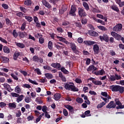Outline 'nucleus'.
<instances>
[{"instance_id":"1","label":"nucleus","mask_w":124,"mask_h":124,"mask_svg":"<svg viewBox=\"0 0 124 124\" xmlns=\"http://www.w3.org/2000/svg\"><path fill=\"white\" fill-rule=\"evenodd\" d=\"M114 101L115 103H114ZM114 101H110L106 106V108L108 109L115 108L116 109L124 108V105H122V103L120 102L119 99H115ZM116 105H118L117 107H116Z\"/></svg>"},{"instance_id":"2","label":"nucleus","mask_w":124,"mask_h":124,"mask_svg":"<svg viewBox=\"0 0 124 124\" xmlns=\"http://www.w3.org/2000/svg\"><path fill=\"white\" fill-rule=\"evenodd\" d=\"M64 88H65V89L66 90L71 91L74 92L79 91V89L76 87L74 83L73 82H67L64 83Z\"/></svg>"},{"instance_id":"3","label":"nucleus","mask_w":124,"mask_h":124,"mask_svg":"<svg viewBox=\"0 0 124 124\" xmlns=\"http://www.w3.org/2000/svg\"><path fill=\"white\" fill-rule=\"evenodd\" d=\"M66 45H70V47H71V49H72V51H73L74 53L76 55H78L79 54V50L77 49V46L74 43H69V42H68V44H66Z\"/></svg>"},{"instance_id":"4","label":"nucleus","mask_w":124,"mask_h":124,"mask_svg":"<svg viewBox=\"0 0 124 124\" xmlns=\"http://www.w3.org/2000/svg\"><path fill=\"white\" fill-rule=\"evenodd\" d=\"M123 28V25L121 23L117 24L113 27L112 31L115 32L121 31Z\"/></svg>"},{"instance_id":"5","label":"nucleus","mask_w":124,"mask_h":124,"mask_svg":"<svg viewBox=\"0 0 124 124\" xmlns=\"http://www.w3.org/2000/svg\"><path fill=\"white\" fill-rule=\"evenodd\" d=\"M110 34L113 38H115V39L119 41H121V39L122 37L121 35H119V34H117V33H116V32H113V31L110 32Z\"/></svg>"},{"instance_id":"6","label":"nucleus","mask_w":124,"mask_h":124,"mask_svg":"<svg viewBox=\"0 0 124 124\" xmlns=\"http://www.w3.org/2000/svg\"><path fill=\"white\" fill-rule=\"evenodd\" d=\"M76 11H77L76 7L75 5H72V6H71V10H70V12H69V14L71 15V16H76Z\"/></svg>"},{"instance_id":"7","label":"nucleus","mask_w":124,"mask_h":124,"mask_svg":"<svg viewBox=\"0 0 124 124\" xmlns=\"http://www.w3.org/2000/svg\"><path fill=\"white\" fill-rule=\"evenodd\" d=\"M78 16L80 17H85L87 16V13L83 8H78Z\"/></svg>"},{"instance_id":"8","label":"nucleus","mask_w":124,"mask_h":124,"mask_svg":"<svg viewBox=\"0 0 124 124\" xmlns=\"http://www.w3.org/2000/svg\"><path fill=\"white\" fill-rule=\"evenodd\" d=\"M99 39L102 42L105 41L106 43L109 42V37L108 35H106V34H104L103 36H99Z\"/></svg>"},{"instance_id":"9","label":"nucleus","mask_w":124,"mask_h":124,"mask_svg":"<svg viewBox=\"0 0 124 124\" xmlns=\"http://www.w3.org/2000/svg\"><path fill=\"white\" fill-rule=\"evenodd\" d=\"M93 50L94 55H97L99 52V46L98 45H94L93 46Z\"/></svg>"},{"instance_id":"10","label":"nucleus","mask_w":124,"mask_h":124,"mask_svg":"<svg viewBox=\"0 0 124 124\" xmlns=\"http://www.w3.org/2000/svg\"><path fill=\"white\" fill-rule=\"evenodd\" d=\"M88 34L93 37H96L98 36V33L95 31H93V30H90L88 31Z\"/></svg>"},{"instance_id":"11","label":"nucleus","mask_w":124,"mask_h":124,"mask_svg":"<svg viewBox=\"0 0 124 124\" xmlns=\"http://www.w3.org/2000/svg\"><path fill=\"white\" fill-rule=\"evenodd\" d=\"M64 107H65L66 108L68 109V110H69V111H70L71 113L72 114L74 113V109L72 106L69 105H64Z\"/></svg>"},{"instance_id":"12","label":"nucleus","mask_w":124,"mask_h":124,"mask_svg":"<svg viewBox=\"0 0 124 124\" xmlns=\"http://www.w3.org/2000/svg\"><path fill=\"white\" fill-rule=\"evenodd\" d=\"M56 38L59 40V41L63 42L66 44H68V41H66L65 38H63V37H60V36H56Z\"/></svg>"},{"instance_id":"13","label":"nucleus","mask_w":124,"mask_h":124,"mask_svg":"<svg viewBox=\"0 0 124 124\" xmlns=\"http://www.w3.org/2000/svg\"><path fill=\"white\" fill-rule=\"evenodd\" d=\"M58 75L59 76V78H61V80H62V82H66V78L62 75V72H59L58 73Z\"/></svg>"},{"instance_id":"14","label":"nucleus","mask_w":124,"mask_h":124,"mask_svg":"<svg viewBox=\"0 0 124 124\" xmlns=\"http://www.w3.org/2000/svg\"><path fill=\"white\" fill-rule=\"evenodd\" d=\"M106 74V72L104 70L102 69L101 70L97 71L94 72V74L96 76H103L104 74Z\"/></svg>"},{"instance_id":"15","label":"nucleus","mask_w":124,"mask_h":124,"mask_svg":"<svg viewBox=\"0 0 124 124\" xmlns=\"http://www.w3.org/2000/svg\"><path fill=\"white\" fill-rule=\"evenodd\" d=\"M119 85H112L110 86V89L112 92H117L118 91Z\"/></svg>"},{"instance_id":"16","label":"nucleus","mask_w":124,"mask_h":124,"mask_svg":"<svg viewBox=\"0 0 124 124\" xmlns=\"http://www.w3.org/2000/svg\"><path fill=\"white\" fill-rule=\"evenodd\" d=\"M43 4L44 6H45L46 8L48 9H51L52 8L51 5L50 4V3L46 1V0H43Z\"/></svg>"},{"instance_id":"17","label":"nucleus","mask_w":124,"mask_h":124,"mask_svg":"<svg viewBox=\"0 0 124 124\" xmlns=\"http://www.w3.org/2000/svg\"><path fill=\"white\" fill-rule=\"evenodd\" d=\"M51 66L52 67H53L54 68H56V69L60 68L61 67V64L59 63H52L51 64Z\"/></svg>"},{"instance_id":"18","label":"nucleus","mask_w":124,"mask_h":124,"mask_svg":"<svg viewBox=\"0 0 124 124\" xmlns=\"http://www.w3.org/2000/svg\"><path fill=\"white\" fill-rule=\"evenodd\" d=\"M92 70L93 71L97 70V68L95 67L93 65H90L87 69V71L88 72L91 71Z\"/></svg>"},{"instance_id":"19","label":"nucleus","mask_w":124,"mask_h":124,"mask_svg":"<svg viewBox=\"0 0 124 124\" xmlns=\"http://www.w3.org/2000/svg\"><path fill=\"white\" fill-rule=\"evenodd\" d=\"M3 50L4 53L6 54H9L10 52V49L8 47V46H5L3 48Z\"/></svg>"},{"instance_id":"20","label":"nucleus","mask_w":124,"mask_h":124,"mask_svg":"<svg viewBox=\"0 0 124 124\" xmlns=\"http://www.w3.org/2000/svg\"><path fill=\"white\" fill-rule=\"evenodd\" d=\"M82 5L83 6V7H84L86 11H88L89 10V6L87 2H83V3H82Z\"/></svg>"},{"instance_id":"21","label":"nucleus","mask_w":124,"mask_h":124,"mask_svg":"<svg viewBox=\"0 0 124 124\" xmlns=\"http://www.w3.org/2000/svg\"><path fill=\"white\" fill-rule=\"evenodd\" d=\"M111 8L112 10H113L114 11H116L117 13L120 11L119 8L116 5H112L111 6Z\"/></svg>"},{"instance_id":"22","label":"nucleus","mask_w":124,"mask_h":124,"mask_svg":"<svg viewBox=\"0 0 124 124\" xmlns=\"http://www.w3.org/2000/svg\"><path fill=\"white\" fill-rule=\"evenodd\" d=\"M61 98V95L60 93H57L54 94V99L56 101H58Z\"/></svg>"},{"instance_id":"23","label":"nucleus","mask_w":124,"mask_h":124,"mask_svg":"<svg viewBox=\"0 0 124 124\" xmlns=\"http://www.w3.org/2000/svg\"><path fill=\"white\" fill-rule=\"evenodd\" d=\"M118 92L120 93L123 94L124 93V87L119 86Z\"/></svg>"},{"instance_id":"24","label":"nucleus","mask_w":124,"mask_h":124,"mask_svg":"<svg viewBox=\"0 0 124 124\" xmlns=\"http://www.w3.org/2000/svg\"><path fill=\"white\" fill-rule=\"evenodd\" d=\"M76 102H77L78 104H82L83 103L84 100L82 98L78 97L76 99Z\"/></svg>"},{"instance_id":"25","label":"nucleus","mask_w":124,"mask_h":124,"mask_svg":"<svg viewBox=\"0 0 124 124\" xmlns=\"http://www.w3.org/2000/svg\"><path fill=\"white\" fill-rule=\"evenodd\" d=\"M16 45L21 48H24L25 47V45H24V44H22V43H16Z\"/></svg>"},{"instance_id":"26","label":"nucleus","mask_w":124,"mask_h":124,"mask_svg":"<svg viewBox=\"0 0 124 124\" xmlns=\"http://www.w3.org/2000/svg\"><path fill=\"white\" fill-rule=\"evenodd\" d=\"M1 60H2L3 63H7L9 61V58H8V57H5V56H2Z\"/></svg>"},{"instance_id":"27","label":"nucleus","mask_w":124,"mask_h":124,"mask_svg":"<svg viewBox=\"0 0 124 124\" xmlns=\"http://www.w3.org/2000/svg\"><path fill=\"white\" fill-rule=\"evenodd\" d=\"M32 1L31 0H26L24 1V4L26 6H31Z\"/></svg>"},{"instance_id":"28","label":"nucleus","mask_w":124,"mask_h":124,"mask_svg":"<svg viewBox=\"0 0 124 124\" xmlns=\"http://www.w3.org/2000/svg\"><path fill=\"white\" fill-rule=\"evenodd\" d=\"M97 28L102 31H108L107 28L106 27L103 26H97Z\"/></svg>"},{"instance_id":"29","label":"nucleus","mask_w":124,"mask_h":124,"mask_svg":"<svg viewBox=\"0 0 124 124\" xmlns=\"http://www.w3.org/2000/svg\"><path fill=\"white\" fill-rule=\"evenodd\" d=\"M60 70H61V71L63 72V73H64L65 75L68 74L69 73L64 67H62Z\"/></svg>"},{"instance_id":"30","label":"nucleus","mask_w":124,"mask_h":124,"mask_svg":"<svg viewBox=\"0 0 124 124\" xmlns=\"http://www.w3.org/2000/svg\"><path fill=\"white\" fill-rule=\"evenodd\" d=\"M25 19H27V21L29 22H31L33 21V18L32 16H25Z\"/></svg>"},{"instance_id":"31","label":"nucleus","mask_w":124,"mask_h":124,"mask_svg":"<svg viewBox=\"0 0 124 124\" xmlns=\"http://www.w3.org/2000/svg\"><path fill=\"white\" fill-rule=\"evenodd\" d=\"M48 48L51 50L53 49V43L51 41H49L48 42Z\"/></svg>"},{"instance_id":"32","label":"nucleus","mask_w":124,"mask_h":124,"mask_svg":"<svg viewBox=\"0 0 124 124\" xmlns=\"http://www.w3.org/2000/svg\"><path fill=\"white\" fill-rule=\"evenodd\" d=\"M24 97V96L23 95H21L18 96L17 98V103H19L20 102H21L23 99Z\"/></svg>"},{"instance_id":"33","label":"nucleus","mask_w":124,"mask_h":124,"mask_svg":"<svg viewBox=\"0 0 124 124\" xmlns=\"http://www.w3.org/2000/svg\"><path fill=\"white\" fill-rule=\"evenodd\" d=\"M106 104V103H105L104 102H102L101 103L97 105V108H102L104 106H105Z\"/></svg>"},{"instance_id":"34","label":"nucleus","mask_w":124,"mask_h":124,"mask_svg":"<svg viewBox=\"0 0 124 124\" xmlns=\"http://www.w3.org/2000/svg\"><path fill=\"white\" fill-rule=\"evenodd\" d=\"M15 92H16L17 93H21V89H20V87L18 86H16L15 88Z\"/></svg>"},{"instance_id":"35","label":"nucleus","mask_w":124,"mask_h":124,"mask_svg":"<svg viewBox=\"0 0 124 124\" xmlns=\"http://www.w3.org/2000/svg\"><path fill=\"white\" fill-rule=\"evenodd\" d=\"M9 107H11V108H16V103L14 102L12 103H9Z\"/></svg>"},{"instance_id":"36","label":"nucleus","mask_w":124,"mask_h":124,"mask_svg":"<svg viewBox=\"0 0 124 124\" xmlns=\"http://www.w3.org/2000/svg\"><path fill=\"white\" fill-rule=\"evenodd\" d=\"M20 56L19 52H17L16 53H15L14 55V60L16 61L17 58Z\"/></svg>"},{"instance_id":"37","label":"nucleus","mask_w":124,"mask_h":124,"mask_svg":"<svg viewBox=\"0 0 124 124\" xmlns=\"http://www.w3.org/2000/svg\"><path fill=\"white\" fill-rule=\"evenodd\" d=\"M91 111L90 110H86L84 112V114L85 115L86 117H90L92 115L90 114Z\"/></svg>"},{"instance_id":"38","label":"nucleus","mask_w":124,"mask_h":124,"mask_svg":"<svg viewBox=\"0 0 124 124\" xmlns=\"http://www.w3.org/2000/svg\"><path fill=\"white\" fill-rule=\"evenodd\" d=\"M5 20H6V23L7 25L9 26V25H11L12 24V22L8 18H6L5 19Z\"/></svg>"},{"instance_id":"39","label":"nucleus","mask_w":124,"mask_h":124,"mask_svg":"<svg viewBox=\"0 0 124 124\" xmlns=\"http://www.w3.org/2000/svg\"><path fill=\"white\" fill-rule=\"evenodd\" d=\"M45 76L47 79H52L53 78V75L48 73L46 74Z\"/></svg>"},{"instance_id":"40","label":"nucleus","mask_w":124,"mask_h":124,"mask_svg":"<svg viewBox=\"0 0 124 124\" xmlns=\"http://www.w3.org/2000/svg\"><path fill=\"white\" fill-rule=\"evenodd\" d=\"M93 83L96 85H102V83L101 81H96L94 80V81H93Z\"/></svg>"},{"instance_id":"41","label":"nucleus","mask_w":124,"mask_h":124,"mask_svg":"<svg viewBox=\"0 0 124 124\" xmlns=\"http://www.w3.org/2000/svg\"><path fill=\"white\" fill-rule=\"evenodd\" d=\"M26 23L24 22L21 27V31H24V30L26 29Z\"/></svg>"},{"instance_id":"42","label":"nucleus","mask_w":124,"mask_h":124,"mask_svg":"<svg viewBox=\"0 0 124 124\" xmlns=\"http://www.w3.org/2000/svg\"><path fill=\"white\" fill-rule=\"evenodd\" d=\"M33 61L35 62H39V57L38 56H36V55H34L33 57Z\"/></svg>"},{"instance_id":"43","label":"nucleus","mask_w":124,"mask_h":124,"mask_svg":"<svg viewBox=\"0 0 124 124\" xmlns=\"http://www.w3.org/2000/svg\"><path fill=\"white\" fill-rule=\"evenodd\" d=\"M88 22L87 19V18H82V19H81V23H82V24L83 25H85L87 24Z\"/></svg>"},{"instance_id":"44","label":"nucleus","mask_w":124,"mask_h":124,"mask_svg":"<svg viewBox=\"0 0 124 124\" xmlns=\"http://www.w3.org/2000/svg\"><path fill=\"white\" fill-rule=\"evenodd\" d=\"M2 7L5 9L7 10L9 8V6L6 3H2Z\"/></svg>"},{"instance_id":"45","label":"nucleus","mask_w":124,"mask_h":124,"mask_svg":"<svg viewBox=\"0 0 124 124\" xmlns=\"http://www.w3.org/2000/svg\"><path fill=\"white\" fill-rule=\"evenodd\" d=\"M39 42L40 44H44L45 42V40L44 38H42V37H40V38H39Z\"/></svg>"},{"instance_id":"46","label":"nucleus","mask_w":124,"mask_h":124,"mask_svg":"<svg viewBox=\"0 0 124 124\" xmlns=\"http://www.w3.org/2000/svg\"><path fill=\"white\" fill-rule=\"evenodd\" d=\"M110 80L111 82L115 81L116 80L115 76H114V75L110 76Z\"/></svg>"},{"instance_id":"47","label":"nucleus","mask_w":124,"mask_h":124,"mask_svg":"<svg viewBox=\"0 0 124 124\" xmlns=\"http://www.w3.org/2000/svg\"><path fill=\"white\" fill-rule=\"evenodd\" d=\"M20 9L22 12L24 13H26V12H27V9H26L25 7L20 6Z\"/></svg>"},{"instance_id":"48","label":"nucleus","mask_w":124,"mask_h":124,"mask_svg":"<svg viewBox=\"0 0 124 124\" xmlns=\"http://www.w3.org/2000/svg\"><path fill=\"white\" fill-rule=\"evenodd\" d=\"M34 71L37 73L38 75H41L42 74L41 71L39 68H36L34 70Z\"/></svg>"},{"instance_id":"49","label":"nucleus","mask_w":124,"mask_h":124,"mask_svg":"<svg viewBox=\"0 0 124 124\" xmlns=\"http://www.w3.org/2000/svg\"><path fill=\"white\" fill-rule=\"evenodd\" d=\"M42 108V111L45 112L46 113L47 112V108L46 106H43V107Z\"/></svg>"},{"instance_id":"50","label":"nucleus","mask_w":124,"mask_h":124,"mask_svg":"<svg viewBox=\"0 0 124 124\" xmlns=\"http://www.w3.org/2000/svg\"><path fill=\"white\" fill-rule=\"evenodd\" d=\"M55 46H56V48L58 49H64V46H60L59 45H55Z\"/></svg>"},{"instance_id":"51","label":"nucleus","mask_w":124,"mask_h":124,"mask_svg":"<svg viewBox=\"0 0 124 124\" xmlns=\"http://www.w3.org/2000/svg\"><path fill=\"white\" fill-rule=\"evenodd\" d=\"M43 67H44V69H45V70H47L50 71L52 69V68L50 67L48 65L44 66Z\"/></svg>"},{"instance_id":"52","label":"nucleus","mask_w":124,"mask_h":124,"mask_svg":"<svg viewBox=\"0 0 124 124\" xmlns=\"http://www.w3.org/2000/svg\"><path fill=\"white\" fill-rule=\"evenodd\" d=\"M57 31L60 33H63L64 32V30H63L62 28V27H58L57 28Z\"/></svg>"},{"instance_id":"53","label":"nucleus","mask_w":124,"mask_h":124,"mask_svg":"<svg viewBox=\"0 0 124 124\" xmlns=\"http://www.w3.org/2000/svg\"><path fill=\"white\" fill-rule=\"evenodd\" d=\"M11 95L13 97H18L19 95L15 93H11Z\"/></svg>"},{"instance_id":"54","label":"nucleus","mask_w":124,"mask_h":124,"mask_svg":"<svg viewBox=\"0 0 124 124\" xmlns=\"http://www.w3.org/2000/svg\"><path fill=\"white\" fill-rule=\"evenodd\" d=\"M75 81L77 82V83L80 84L82 82V81L81 79L77 78H76V80H75Z\"/></svg>"},{"instance_id":"55","label":"nucleus","mask_w":124,"mask_h":124,"mask_svg":"<svg viewBox=\"0 0 124 124\" xmlns=\"http://www.w3.org/2000/svg\"><path fill=\"white\" fill-rule=\"evenodd\" d=\"M28 80H29V81L30 83H32V84H33L36 85H38V83H37L35 81H33V80H32L31 79H29Z\"/></svg>"},{"instance_id":"56","label":"nucleus","mask_w":124,"mask_h":124,"mask_svg":"<svg viewBox=\"0 0 124 124\" xmlns=\"http://www.w3.org/2000/svg\"><path fill=\"white\" fill-rule=\"evenodd\" d=\"M63 114H64V116H67L68 115V112L66 109H63Z\"/></svg>"},{"instance_id":"57","label":"nucleus","mask_w":124,"mask_h":124,"mask_svg":"<svg viewBox=\"0 0 124 124\" xmlns=\"http://www.w3.org/2000/svg\"><path fill=\"white\" fill-rule=\"evenodd\" d=\"M4 87L6 88V89H7V90H8V91H9V90L10 89H11L10 86L8 84H4Z\"/></svg>"},{"instance_id":"58","label":"nucleus","mask_w":124,"mask_h":124,"mask_svg":"<svg viewBox=\"0 0 124 124\" xmlns=\"http://www.w3.org/2000/svg\"><path fill=\"white\" fill-rule=\"evenodd\" d=\"M13 35L14 37L15 38H16L18 36V34H17L16 30H14Z\"/></svg>"},{"instance_id":"59","label":"nucleus","mask_w":124,"mask_h":124,"mask_svg":"<svg viewBox=\"0 0 124 124\" xmlns=\"http://www.w3.org/2000/svg\"><path fill=\"white\" fill-rule=\"evenodd\" d=\"M11 76L12 78L16 80L17 81L18 80V78H17V76H16L15 75L12 74Z\"/></svg>"},{"instance_id":"60","label":"nucleus","mask_w":124,"mask_h":124,"mask_svg":"<svg viewBox=\"0 0 124 124\" xmlns=\"http://www.w3.org/2000/svg\"><path fill=\"white\" fill-rule=\"evenodd\" d=\"M119 47L121 50H124V45L123 44H119Z\"/></svg>"},{"instance_id":"61","label":"nucleus","mask_w":124,"mask_h":124,"mask_svg":"<svg viewBox=\"0 0 124 124\" xmlns=\"http://www.w3.org/2000/svg\"><path fill=\"white\" fill-rule=\"evenodd\" d=\"M40 82L43 83H45V82H47V80L46 78H45L43 79H40Z\"/></svg>"},{"instance_id":"62","label":"nucleus","mask_w":124,"mask_h":124,"mask_svg":"<svg viewBox=\"0 0 124 124\" xmlns=\"http://www.w3.org/2000/svg\"><path fill=\"white\" fill-rule=\"evenodd\" d=\"M89 92V88L87 87H83V92L84 93H88Z\"/></svg>"},{"instance_id":"63","label":"nucleus","mask_w":124,"mask_h":124,"mask_svg":"<svg viewBox=\"0 0 124 124\" xmlns=\"http://www.w3.org/2000/svg\"><path fill=\"white\" fill-rule=\"evenodd\" d=\"M34 119V117L32 115L29 116L27 117V119L29 121H32Z\"/></svg>"},{"instance_id":"64","label":"nucleus","mask_w":124,"mask_h":124,"mask_svg":"<svg viewBox=\"0 0 124 124\" xmlns=\"http://www.w3.org/2000/svg\"><path fill=\"white\" fill-rule=\"evenodd\" d=\"M23 87H24L25 88H28V89H30L31 88V86L29 84H25L23 85Z\"/></svg>"}]
</instances>
